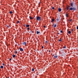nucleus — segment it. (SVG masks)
<instances>
[{
    "instance_id": "obj_15",
    "label": "nucleus",
    "mask_w": 78,
    "mask_h": 78,
    "mask_svg": "<svg viewBox=\"0 0 78 78\" xmlns=\"http://www.w3.org/2000/svg\"><path fill=\"white\" fill-rule=\"evenodd\" d=\"M13 57L14 58L15 57H16V55H12Z\"/></svg>"
},
{
    "instance_id": "obj_20",
    "label": "nucleus",
    "mask_w": 78,
    "mask_h": 78,
    "mask_svg": "<svg viewBox=\"0 0 78 78\" xmlns=\"http://www.w3.org/2000/svg\"><path fill=\"white\" fill-rule=\"evenodd\" d=\"M9 13H10V14H12V11H10L9 12Z\"/></svg>"
},
{
    "instance_id": "obj_3",
    "label": "nucleus",
    "mask_w": 78,
    "mask_h": 78,
    "mask_svg": "<svg viewBox=\"0 0 78 78\" xmlns=\"http://www.w3.org/2000/svg\"><path fill=\"white\" fill-rule=\"evenodd\" d=\"M22 45H27V42H23L22 43Z\"/></svg>"
},
{
    "instance_id": "obj_18",
    "label": "nucleus",
    "mask_w": 78,
    "mask_h": 78,
    "mask_svg": "<svg viewBox=\"0 0 78 78\" xmlns=\"http://www.w3.org/2000/svg\"><path fill=\"white\" fill-rule=\"evenodd\" d=\"M0 68L1 69H3V66H0Z\"/></svg>"
},
{
    "instance_id": "obj_24",
    "label": "nucleus",
    "mask_w": 78,
    "mask_h": 78,
    "mask_svg": "<svg viewBox=\"0 0 78 78\" xmlns=\"http://www.w3.org/2000/svg\"><path fill=\"white\" fill-rule=\"evenodd\" d=\"M27 30H30V28L29 27H28L27 28Z\"/></svg>"
},
{
    "instance_id": "obj_7",
    "label": "nucleus",
    "mask_w": 78,
    "mask_h": 78,
    "mask_svg": "<svg viewBox=\"0 0 78 78\" xmlns=\"http://www.w3.org/2000/svg\"><path fill=\"white\" fill-rule=\"evenodd\" d=\"M53 27H54V28L56 27V24H55L53 23Z\"/></svg>"
},
{
    "instance_id": "obj_17",
    "label": "nucleus",
    "mask_w": 78,
    "mask_h": 78,
    "mask_svg": "<svg viewBox=\"0 0 78 78\" xmlns=\"http://www.w3.org/2000/svg\"><path fill=\"white\" fill-rule=\"evenodd\" d=\"M45 43L46 44H48V42L47 41H46Z\"/></svg>"
},
{
    "instance_id": "obj_14",
    "label": "nucleus",
    "mask_w": 78,
    "mask_h": 78,
    "mask_svg": "<svg viewBox=\"0 0 78 78\" xmlns=\"http://www.w3.org/2000/svg\"><path fill=\"white\" fill-rule=\"evenodd\" d=\"M17 53H18V52H17V51H15V54H17Z\"/></svg>"
},
{
    "instance_id": "obj_32",
    "label": "nucleus",
    "mask_w": 78,
    "mask_h": 78,
    "mask_svg": "<svg viewBox=\"0 0 78 78\" xmlns=\"http://www.w3.org/2000/svg\"><path fill=\"white\" fill-rule=\"evenodd\" d=\"M49 52H51V51L50 50H49Z\"/></svg>"
},
{
    "instance_id": "obj_13",
    "label": "nucleus",
    "mask_w": 78,
    "mask_h": 78,
    "mask_svg": "<svg viewBox=\"0 0 78 78\" xmlns=\"http://www.w3.org/2000/svg\"><path fill=\"white\" fill-rule=\"evenodd\" d=\"M40 33V32H39L38 31H37V34H39Z\"/></svg>"
},
{
    "instance_id": "obj_5",
    "label": "nucleus",
    "mask_w": 78,
    "mask_h": 78,
    "mask_svg": "<svg viewBox=\"0 0 78 78\" xmlns=\"http://www.w3.org/2000/svg\"><path fill=\"white\" fill-rule=\"evenodd\" d=\"M71 6H72V7H73V2H71Z\"/></svg>"
},
{
    "instance_id": "obj_37",
    "label": "nucleus",
    "mask_w": 78,
    "mask_h": 78,
    "mask_svg": "<svg viewBox=\"0 0 78 78\" xmlns=\"http://www.w3.org/2000/svg\"><path fill=\"white\" fill-rule=\"evenodd\" d=\"M55 55H53V56H54Z\"/></svg>"
},
{
    "instance_id": "obj_9",
    "label": "nucleus",
    "mask_w": 78,
    "mask_h": 78,
    "mask_svg": "<svg viewBox=\"0 0 78 78\" xmlns=\"http://www.w3.org/2000/svg\"><path fill=\"white\" fill-rule=\"evenodd\" d=\"M70 7L69 6V5H68L67 7V10H69V7Z\"/></svg>"
},
{
    "instance_id": "obj_30",
    "label": "nucleus",
    "mask_w": 78,
    "mask_h": 78,
    "mask_svg": "<svg viewBox=\"0 0 78 78\" xmlns=\"http://www.w3.org/2000/svg\"><path fill=\"white\" fill-rule=\"evenodd\" d=\"M17 23H19V21H17Z\"/></svg>"
},
{
    "instance_id": "obj_19",
    "label": "nucleus",
    "mask_w": 78,
    "mask_h": 78,
    "mask_svg": "<svg viewBox=\"0 0 78 78\" xmlns=\"http://www.w3.org/2000/svg\"><path fill=\"white\" fill-rule=\"evenodd\" d=\"M68 33L69 34H71V31H69Z\"/></svg>"
},
{
    "instance_id": "obj_34",
    "label": "nucleus",
    "mask_w": 78,
    "mask_h": 78,
    "mask_svg": "<svg viewBox=\"0 0 78 78\" xmlns=\"http://www.w3.org/2000/svg\"><path fill=\"white\" fill-rule=\"evenodd\" d=\"M44 28H45V26H44Z\"/></svg>"
},
{
    "instance_id": "obj_31",
    "label": "nucleus",
    "mask_w": 78,
    "mask_h": 78,
    "mask_svg": "<svg viewBox=\"0 0 78 78\" xmlns=\"http://www.w3.org/2000/svg\"><path fill=\"white\" fill-rule=\"evenodd\" d=\"M2 65L3 66H5V64H4V63H2Z\"/></svg>"
},
{
    "instance_id": "obj_35",
    "label": "nucleus",
    "mask_w": 78,
    "mask_h": 78,
    "mask_svg": "<svg viewBox=\"0 0 78 78\" xmlns=\"http://www.w3.org/2000/svg\"><path fill=\"white\" fill-rule=\"evenodd\" d=\"M9 59H10V60H11V58H10Z\"/></svg>"
},
{
    "instance_id": "obj_38",
    "label": "nucleus",
    "mask_w": 78,
    "mask_h": 78,
    "mask_svg": "<svg viewBox=\"0 0 78 78\" xmlns=\"http://www.w3.org/2000/svg\"><path fill=\"white\" fill-rule=\"evenodd\" d=\"M7 78H9V77H8Z\"/></svg>"
},
{
    "instance_id": "obj_1",
    "label": "nucleus",
    "mask_w": 78,
    "mask_h": 78,
    "mask_svg": "<svg viewBox=\"0 0 78 78\" xmlns=\"http://www.w3.org/2000/svg\"><path fill=\"white\" fill-rule=\"evenodd\" d=\"M36 20H38V21H40L41 20V17L39 16H37L36 18Z\"/></svg>"
},
{
    "instance_id": "obj_11",
    "label": "nucleus",
    "mask_w": 78,
    "mask_h": 78,
    "mask_svg": "<svg viewBox=\"0 0 78 78\" xmlns=\"http://www.w3.org/2000/svg\"><path fill=\"white\" fill-rule=\"evenodd\" d=\"M66 17H69V14H66Z\"/></svg>"
},
{
    "instance_id": "obj_33",
    "label": "nucleus",
    "mask_w": 78,
    "mask_h": 78,
    "mask_svg": "<svg viewBox=\"0 0 78 78\" xmlns=\"http://www.w3.org/2000/svg\"><path fill=\"white\" fill-rule=\"evenodd\" d=\"M42 48H44V46H42Z\"/></svg>"
},
{
    "instance_id": "obj_10",
    "label": "nucleus",
    "mask_w": 78,
    "mask_h": 78,
    "mask_svg": "<svg viewBox=\"0 0 78 78\" xmlns=\"http://www.w3.org/2000/svg\"><path fill=\"white\" fill-rule=\"evenodd\" d=\"M29 18H30V20H32V19H34V18H33L31 17H30Z\"/></svg>"
},
{
    "instance_id": "obj_23",
    "label": "nucleus",
    "mask_w": 78,
    "mask_h": 78,
    "mask_svg": "<svg viewBox=\"0 0 78 78\" xmlns=\"http://www.w3.org/2000/svg\"><path fill=\"white\" fill-rule=\"evenodd\" d=\"M56 20H57V21H58V20H59V19H58V18Z\"/></svg>"
},
{
    "instance_id": "obj_29",
    "label": "nucleus",
    "mask_w": 78,
    "mask_h": 78,
    "mask_svg": "<svg viewBox=\"0 0 78 78\" xmlns=\"http://www.w3.org/2000/svg\"><path fill=\"white\" fill-rule=\"evenodd\" d=\"M60 32L61 33H62L63 32H62V30H60Z\"/></svg>"
},
{
    "instance_id": "obj_16",
    "label": "nucleus",
    "mask_w": 78,
    "mask_h": 78,
    "mask_svg": "<svg viewBox=\"0 0 78 78\" xmlns=\"http://www.w3.org/2000/svg\"><path fill=\"white\" fill-rule=\"evenodd\" d=\"M54 58H58V56H54Z\"/></svg>"
},
{
    "instance_id": "obj_36",
    "label": "nucleus",
    "mask_w": 78,
    "mask_h": 78,
    "mask_svg": "<svg viewBox=\"0 0 78 78\" xmlns=\"http://www.w3.org/2000/svg\"><path fill=\"white\" fill-rule=\"evenodd\" d=\"M71 31H73V29H72Z\"/></svg>"
},
{
    "instance_id": "obj_26",
    "label": "nucleus",
    "mask_w": 78,
    "mask_h": 78,
    "mask_svg": "<svg viewBox=\"0 0 78 78\" xmlns=\"http://www.w3.org/2000/svg\"><path fill=\"white\" fill-rule=\"evenodd\" d=\"M61 41H62V40L61 39L59 40V41H60V42H61Z\"/></svg>"
},
{
    "instance_id": "obj_25",
    "label": "nucleus",
    "mask_w": 78,
    "mask_h": 78,
    "mask_svg": "<svg viewBox=\"0 0 78 78\" xmlns=\"http://www.w3.org/2000/svg\"><path fill=\"white\" fill-rule=\"evenodd\" d=\"M32 70L33 72H34V69H32Z\"/></svg>"
},
{
    "instance_id": "obj_22",
    "label": "nucleus",
    "mask_w": 78,
    "mask_h": 78,
    "mask_svg": "<svg viewBox=\"0 0 78 78\" xmlns=\"http://www.w3.org/2000/svg\"><path fill=\"white\" fill-rule=\"evenodd\" d=\"M72 20V19H70L69 20L70 22H71Z\"/></svg>"
},
{
    "instance_id": "obj_12",
    "label": "nucleus",
    "mask_w": 78,
    "mask_h": 78,
    "mask_svg": "<svg viewBox=\"0 0 78 78\" xmlns=\"http://www.w3.org/2000/svg\"><path fill=\"white\" fill-rule=\"evenodd\" d=\"M30 27V25L29 24L26 25V27Z\"/></svg>"
},
{
    "instance_id": "obj_2",
    "label": "nucleus",
    "mask_w": 78,
    "mask_h": 78,
    "mask_svg": "<svg viewBox=\"0 0 78 78\" xmlns=\"http://www.w3.org/2000/svg\"><path fill=\"white\" fill-rule=\"evenodd\" d=\"M69 10H70L71 11H72V10H74V11H76V8L75 7H71L69 8Z\"/></svg>"
},
{
    "instance_id": "obj_27",
    "label": "nucleus",
    "mask_w": 78,
    "mask_h": 78,
    "mask_svg": "<svg viewBox=\"0 0 78 78\" xmlns=\"http://www.w3.org/2000/svg\"><path fill=\"white\" fill-rule=\"evenodd\" d=\"M76 29H77V30H78V26H77Z\"/></svg>"
},
{
    "instance_id": "obj_28",
    "label": "nucleus",
    "mask_w": 78,
    "mask_h": 78,
    "mask_svg": "<svg viewBox=\"0 0 78 78\" xmlns=\"http://www.w3.org/2000/svg\"><path fill=\"white\" fill-rule=\"evenodd\" d=\"M66 46H64V47H63V48H66Z\"/></svg>"
},
{
    "instance_id": "obj_4",
    "label": "nucleus",
    "mask_w": 78,
    "mask_h": 78,
    "mask_svg": "<svg viewBox=\"0 0 78 78\" xmlns=\"http://www.w3.org/2000/svg\"><path fill=\"white\" fill-rule=\"evenodd\" d=\"M20 51H23V49L22 48H20Z\"/></svg>"
},
{
    "instance_id": "obj_6",
    "label": "nucleus",
    "mask_w": 78,
    "mask_h": 78,
    "mask_svg": "<svg viewBox=\"0 0 78 78\" xmlns=\"http://www.w3.org/2000/svg\"><path fill=\"white\" fill-rule=\"evenodd\" d=\"M54 21H55V19H53L51 20V23H53V22H54Z\"/></svg>"
},
{
    "instance_id": "obj_8",
    "label": "nucleus",
    "mask_w": 78,
    "mask_h": 78,
    "mask_svg": "<svg viewBox=\"0 0 78 78\" xmlns=\"http://www.w3.org/2000/svg\"><path fill=\"white\" fill-rule=\"evenodd\" d=\"M62 10V9H61V8H59L58 9V11L59 12H61V11Z\"/></svg>"
},
{
    "instance_id": "obj_21",
    "label": "nucleus",
    "mask_w": 78,
    "mask_h": 78,
    "mask_svg": "<svg viewBox=\"0 0 78 78\" xmlns=\"http://www.w3.org/2000/svg\"><path fill=\"white\" fill-rule=\"evenodd\" d=\"M52 9H55V7H53L52 8Z\"/></svg>"
}]
</instances>
